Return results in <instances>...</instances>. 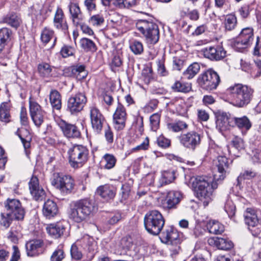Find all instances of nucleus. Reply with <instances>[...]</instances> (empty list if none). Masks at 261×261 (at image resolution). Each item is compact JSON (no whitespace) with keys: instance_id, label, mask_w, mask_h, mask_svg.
<instances>
[{"instance_id":"obj_1","label":"nucleus","mask_w":261,"mask_h":261,"mask_svg":"<svg viewBox=\"0 0 261 261\" xmlns=\"http://www.w3.org/2000/svg\"><path fill=\"white\" fill-rule=\"evenodd\" d=\"M214 178L205 176H199L192 181L196 196L204 206H207L213 200L214 191L218 188V184Z\"/></svg>"},{"instance_id":"obj_2","label":"nucleus","mask_w":261,"mask_h":261,"mask_svg":"<svg viewBox=\"0 0 261 261\" xmlns=\"http://www.w3.org/2000/svg\"><path fill=\"white\" fill-rule=\"evenodd\" d=\"M97 210L95 203L92 200L81 199L71 205L69 211V217L74 222L81 223L92 216Z\"/></svg>"},{"instance_id":"obj_3","label":"nucleus","mask_w":261,"mask_h":261,"mask_svg":"<svg viewBox=\"0 0 261 261\" xmlns=\"http://www.w3.org/2000/svg\"><path fill=\"white\" fill-rule=\"evenodd\" d=\"M230 103L238 108L247 106L253 96V90L241 84H236L226 90Z\"/></svg>"},{"instance_id":"obj_4","label":"nucleus","mask_w":261,"mask_h":261,"mask_svg":"<svg viewBox=\"0 0 261 261\" xmlns=\"http://www.w3.org/2000/svg\"><path fill=\"white\" fill-rule=\"evenodd\" d=\"M137 30L145 38L146 42L154 44L159 39L160 33L158 25L152 20L140 19L136 23Z\"/></svg>"},{"instance_id":"obj_5","label":"nucleus","mask_w":261,"mask_h":261,"mask_svg":"<svg viewBox=\"0 0 261 261\" xmlns=\"http://www.w3.org/2000/svg\"><path fill=\"white\" fill-rule=\"evenodd\" d=\"M165 220L162 214L157 210L149 211L144 218V224L147 232L153 236H157L161 232L165 225Z\"/></svg>"},{"instance_id":"obj_6","label":"nucleus","mask_w":261,"mask_h":261,"mask_svg":"<svg viewBox=\"0 0 261 261\" xmlns=\"http://www.w3.org/2000/svg\"><path fill=\"white\" fill-rule=\"evenodd\" d=\"M50 182L51 185L63 195L70 194L75 185L74 180L70 175L61 173H54L50 179Z\"/></svg>"},{"instance_id":"obj_7","label":"nucleus","mask_w":261,"mask_h":261,"mask_svg":"<svg viewBox=\"0 0 261 261\" xmlns=\"http://www.w3.org/2000/svg\"><path fill=\"white\" fill-rule=\"evenodd\" d=\"M160 239L162 242L170 245V250L173 254H177L181 248V240L177 230L173 226H167L161 232Z\"/></svg>"},{"instance_id":"obj_8","label":"nucleus","mask_w":261,"mask_h":261,"mask_svg":"<svg viewBox=\"0 0 261 261\" xmlns=\"http://www.w3.org/2000/svg\"><path fill=\"white\" fill-rule=\"evenodd\" d=\"M69 163L73 168L82 167L88 158L89 150L81 145H74L68 150Z\"/></svg>"},{"instance_id":"obj_9","label":"nucleus","mask_w":261,"mask_h":261,"mask_svg":"<svg viewBox=\"0 0 261 261\" xmlns=\"http://www.w3.org/2000/svg\"><path fill=\"white\" fill-rule=\"evenodd\" d=\"M220 77L217 72L212 69H209L200 74L197 82L203 89L207 91L215 90L220 83Z\"/></svg>"},{"instance_id":"obj_10","label":"nucleus","mask_w":261,"mask_h":261,"mask_svg":"<svg viewBox=\"0 0 261 261\" xmlns=\"http://www.w3.org/2000/svg\"><path fill=\"white\" fill-rule=\"evenodd\" d=\"M256 210L247 208L244 213L245 223L253 236L261 238L260 219Z\"/></svg>"},{"instance_id":"obj_11","label":"nucleus","mask_w":261,"mask_h":261,"mask_svg":"<svg viewBox=\"0 0 261 261\" xmlns=\"http://www.w3.org/2000/svg\"><path fill=\"white\" fill-rule=\"evenodd\" d=\"M232 161H230L225 156L218 155L215 164L216 170L214 174V179L215 180H222L226 175L229 173L230 165Z\"/></svg>"},{"instance_id":"obj_12","label":"nucleus","mask_w":261,"mask_h":261,"mask_svg":"<svg viewBox=\"0 0 261 261\" xmlns=\"http://www.w3.org/2000/svg\"><path fill=\"white\" fill-rule=\"evenodd\" d=\"M253 40V31L251 28L243 29L235 40L233 46L236 50L242 51V49L250 46Z\"/></svg>"},{"instance_id":"obj_13","label":"nucleus","mask_w":261,"mask_h":261,"mask_svg":"<svg viewBox=\"0 0 261 261\" xmlns=\"http://www.w3.org/2000/svg\"><path fill=\"white\" fill-rule=\"evenodd\" d=\"M7 213L11 214L17 220L23 219L25 212L19 200L8 198L4 203Z\"/></svg>"},{"instance_id":"obj_14","label":"nucleus","mask_w":261,"mask_h":261,"mask_svg":"<svg viewBox=\"0 0 261 261\" xmlns=\"http://www.w3.org/2000/svg\"><path fill=\"white\" fill-rule=\"evenodd\" d=\"M89 113L92 129L95 133L100 134L106 122L104 116L95 105L89 107Z\"/></svg>"},{"instance_id":"obj_15","label":"nucleus","mask_w":261,"mask_h":261,"mask_svg":"<svg viewBox=\"0 0 261 261\" xmlns=\"http://www.w3.org/2000/svg\"><path fill=\"white\" fill-rule=\"evenodd\" d=\"M87 101L84 93L78 92L71 96L67 101V110L74 114L81 111Z\"/></svg>"},{"instance_id":"obj_16","label":"nucleus","mask_w":261,"mask_h":261,"mask_svg":"<svg viewBox=\"0 0 261 261\" xmlns=\"http://www.w3.org/2000/svg\"><path fill=\"white\" fill-rule=\"evenodd\" d=\"M201 139L200 134L195 131H191L181 135L179 137V141L185 147L194 150L199 146Z\"/></svg>"},{"instance_id":"obj_17","label":"nucleus","mask_w":261,"mask_h":261,"mask_svg":"<svg viewBox=\"0 0 261 261\" xmlns=\"http://www.w3.org/2000/svg\"><path fill=\"white\" fill-rule=\"evenodd\" d=\"M29 188L31 195L36 201H42L45 198V192L39 185V179L36 176L31 177L29 182Z\"/></svg>"},{"instance_id":"obj_18","label":"nucleus","mask_w":261,"mask_h":261,"mask_svg":"<svg viewBox=\"0 0 261 261\" xmlns=\"http://www.w3.org/2000/svg\"><path fill=\"white\" fill-rule=\"evenodd\" d=\"M234 117L225 112L219 113L217 115L216 124L221 131L234 127Z\"/></svg>"},{"instance_id":"obj_19","label":"nucleus","mask_w":261,"mask_h":261,"mask_svg":"<svg viewBox=\"0 0 261 261\" xmlns=\"http://www.w3.org/2000/svg\"><path fill=\"white\" fill-rule=\"evenodd\" d=\"M204 57L213 61H219L226 57V51L220 46H210L203 50Z\"/></svg>"},{"instance_id":"obj_20","label":"nucleus","mask_w":261,"mask_h":261,"mask_svg":"<svg viewBox=\"0 0 261 261\" xmlns=\"http://www.w3.org/2000/svg\"><path fill=\"white\" fill-rule=\"evenodd\" d=\"M59 126L63 135L66 138L72 139L81 138V132L75 125L62 121Z\"/></svg>"},{"instance_id":"obj_21","label":"nucleus","mask_w":261,"mask_h":261,"mask_svg":"<svg viewBox=\"0 0 261 261\" xmlns=\"http://www.w3.org/2000/svg\"><path fill=\"white\" fill-rule=\"evenodd\" d=\"M11 31L8 28H3L0 30V58L7 57L9 53V48L6 47L7 43L10 40Z\"/></svg>"},{"instance_id":"obj_22","label":"nucleus","mask_w":261,"mask_h":261,"mask_svg":"<svg viewBox=\"0 0 261 261\" xmlns=\"http://www.w3.org/2000/svg\"><path fill=\"white\" fill-rule=\"evenodd\" d=\"M53 24L56 29L61 30L64 33H66L68 30V27L64 12L60 7H58L56 11L53 19Z\"/></svg>"},{"instance_id":"obj_23","label":"nucleus","mask_w":261,"mask_h":261,"mask_svg":"<svg viewBox=\"0 0 261 261\" xmlns=\"http://www.w3.org/2000/svg\"><path fill=\"white\" fill-rule=\"evenodd\" d=\"M44 243L41 240H32L25 244L28 256H35L42 253Z\"/></svg>"},{"instance_id":"obj_24","label":"nucleus","mask_w":261,"mask_h":261,"mask_svg":"<svg viewBox=\"0 0 261 261\" xmlns=\"http://www.w3.org/2000/svg\"><path fill=\"white\" fill-rule=\"evenodd\" d=\"M65 229V222L63 221L49 224L46 227L47 233L56 239L60 238L63 234Z\"/></svg>"},{"instance_id":"obj_25","label":"nucleus","mask_w":261,"mask_h":261,"mask_svg":"<svg viewBox=\"0 0 261 261\" xmlns=\"http://www.w3.org/2000/svg\"><path fill=\"white\" fill-rule=\"evenodd\" d=\"M182 198V195L178 191H170L168 193L163 204L165 208L171 209L175 208Z\"/></svg>"},{"instance_id":"obj_26","label":"nucleus","mask_w":261,"mask_h":261,"mask_svg":"<svg viewBox=\"0 0 261 261\" xmlns=\"http://www.w3.org/2000/svg\"><path fill=\"white\" fill-rule=\"evenodd\" d=\"M97 194L106 200L112 199L116 195V188L110 185H105L99 187L96 190Z\"/></svg>"},{"instance_id":"obj_27","label":"nucleus","mask_w":261,"mask_h":261,"mask_svg":"<svg viewBox=\"0 0 261 261\" xmlns=\"http://www.w3.org/2000/svg\"><path fill=\"white\" fill-rule=\"evenodd\" d=\"M208 243L210 245L216 246L218 249L222 250H229L233 246L231 241L222 238H210L208 240Z\"/></svg>"},{"instance_id":"obj_28","label":"nucleus","mask_w":261,"mask_h":261,"mask_svg":"<svg viewBox=\"0 0 261 261\" xmlns=\"http://www.w3.org/2000/svg\"><path fill=\"white\" fill-rule=\"evenodd\" d=\"M70 73L68 75L73 76L78 80L84 79L87 75V72L85 70V66L83 65L77 64L72 66L66 69Z\"/></svg>"},{"instance_id":"obj_29","label":"nucleus","mask_w":261,"mask_h":261,"mask_svg":"<svg viewBox=\"0 0 261 261\" xmlns=\"http://www.w3.org/2000/svg\"><path fill=\"white\" fill-rule=\"evenodd\" d=\"M58 212L57 204L51 200H47L45 202L42 212L43 215L47 218L50 219L55 216Z\"/></svg>"},{"instance_id":"obj_30","label":"nucleus","mask_w":261,"mask_h":261,"mask_svg":"<svg viewBox=\"0 0 261 261\" xmlns=\"http://www.w3.org/2000/svg\"><path fill=\"white\" fill-rule=\"evenodd\" d=\"M171 88L175 92L188 93L192 90V84L176 80L171 85Z\"/></svg>"},{"instance_id":"obj_31","label":"nucleus","mask_w":261,"mask_h":261,"mask_svg":"<svg viewBox=\"0 0 261 261\" xmlns=\"http://www.w3.org/2000/svg\"><path fill=\"white\" fill-rule=\"evenodd\" d=\"M50 103L54 109L59 110L62 107L61 96L55 89H52L49 93Z\"/></svg>"},{"instance_id":"obj_32","label":"nucleus","mask_w":261,"mask_h":261,"mask_svg":"<svg viewBox=\"0 0 261 261\" xmlns=\"http://www.w3.org/2000/svg\"><path fill=\"white\" fill-rule=\"evenodd\" d=\"M167 129L174 133L184 131L188 127V124L185 121L178 120L175 122L167 123Z\"/></svg>"},{"instance_id":"obj_33","label":"nucleus","mask_w":261,"mask_h":261,"mask_svg":"<svg viewBox=\"0 0 261 261\" xmlns=\"http://www.w3.org/2000/svg\"><path fill=\"white\" fill-rule=\"evenodd\" d=\"M206 227L211 233L219 234L224 231V225L216 220H210L207 223Z\"/></svg>"},{"instance_id":"obj_34","label":"nucleus","mask_w":261,"mask_h":261,"mask_svg":"<svg viewBox=\"0 0 261 261\" xmlns=\"http://www.w3.org/2000/svg\"><path fill=\"white\" fill-rule=\"evenodd\" d=\"M234 127L237 126L242 130H248L251 127V123L248 118L245 116L242 117H234Z\"/></svg>"},{"instance_id":"obj_35","label":"nucleus","mask_w":261,"mask_h":261,"mask_svg":"<svg viewBox=\"0 0 261 261\" xmlns=\"http://www.w3.org/2000/svg\"><path fill=\"white\" fill-rule=\"evenodd\" d=\"M200 69V65L197 62H194L188 66L183 72V75L187 79H192L199 72Z\"/></svg>"},{"instance_id":"obj_36","label":"nucleus","mask_w":261,"mask_h":261,"mask_svg":"<svg viewBox=\"0 0 261 261\" xmlns=\"http://www.w3.org/2000/svg\"><path fill=\"white\" fill-rule=\"evenodd\" d=\"M223 24L225 30L231 31L235 29L237 24V19L233 14H229L225 16Z\"/></svg>"},{"instance_id":"obj_37","label":"nucleus","mask_w":261,"mask_h":261,"mask_svg":"<svg viewBox=\"0 0 261 261\" xmlns=\"http://www.w3.org/2000/svg\"><path fill=\"white\" fill-rule=\"evenodd\" d=\"M0 121L5 123L10 121V106L8 102H4L0 105Z\"/></svg>"},{"instance_id":"obj_38","label":"nucleus","mask_w":261,"mask_h":261,"mask_svg":"<svg viewBox=\"0 0 261 261\" xmlns=\"http://www.w3.org/2000/svg\"><path fill=\"white\" fill-rule=\"evenodd\" d=\"M80 45L85 51L95 52L97 50L95 43L87 38H83L80 40Z\"/></svg>"},{"instance_id":"obj_39","label":"nucleus","mask_w":261,"mask_h":261,"mask_svg":"<svg viewBox=\"0 0 261 261\" xmlns=\"http://www.w3.org/2000/svg\"><path fill=\"white\" fill-rule=\"evenodd\" d=\"M2 22L16 28L19 25L20 19L15 13H11L4 17Z\"/></svg>"},{"instance_id":"obj_40","label":"nucleus","mask_w":261,"mask_h":261,"mask_svg":"<svg viewBox=\"0 0 261 261\" xmlns=\"http://www.w3.org/2000/svg\"><path fill=\"white\" fill-rule=\"evenodd\" d=\"M127 115H113V123L115 128L117 130H122L125 126Z\"/></svg>"},{"instance_id":"obj_41","label":"nucleus","mask_w":261,"mask_h":261,"mask_svg":"<svg viewBox=\"0 0 261 261\" xmlns=\"http://www.w3.org/2000/svg\"><path fill=\"white\" fill-rule=\"evenodd\" d=\"M37 70L39 75L42 77H47L51 75L52 68L51 66L45 62H42L38 64Z\"/></svg>"},{"instance_id":"obj_42","label":"nucleus","mask_w":261,"mask_h":261,"mask_svg":"<svg viewBox=\"0 0 261 261\" xmlns=\"http://www.w3.org/2000/svg\"><path fill=\"white\" fill-rule=\"evenodd\" d=\"M175 179L174 172L173 171H165L162 174L160 179L161 186H163L172 182Z\"/></svg>"},{"instance_id":"obj_43","label":"nucleus","mask_w":261,"mask_h":261,"mask_svg":"<svg viewBox=\"0 0 261 261\" xmlns=\"http://www.w3.org/2000/svg\"><path fill=\"white\" fill-rule=\"evenodd\" d=\"M70 13L71 15L72 20L75 22L76 20H79L81 15V12L78 4L71 3L69 6Z\"/></svg>"},{"instance_id":"obj_44","label":"nucleus","mask_w":261,"mask_h":261,"mask_svg":"<svg viewBox=\"0 0 261 261\" xmlns=\"http://www.w3.org/2000/svg\"><path fill=\"white\" fill-rule=\"evenodd\" d=\"M114 4L120 9L129 8L137 4V0H115Z\"/></svg>"},{"instance_id":"obj_45","label":"nucleus","mask_w":261,"mask_h":261,"mask_svg":"<svg viewBox=\"0 0 261 261\" xmlns=\"http://www.w3.org/2000/svg\"><path fill=\"white\" fill-rule=\"evenodd\" d=\"M13 220H16L11 214L7 213L6 214L1 213L0 219V225L5 228H8L12 223Z\"/></svg>"},{"instance_id":"obj_46","label":"nucleus","mask_w":261,"mask_h":261,"mask_svg":"<svg viewBox=\"0 0 261 261\" xmlns=\"http://www.w3.org/2000/svg\"><path fill=\"white\" fill-rule=\"evenodd\" d=\"M53 37H54V31L53 30L45 28L42 31L41 39L44 43H47Z\"/></svg>"},{"instance_id":"obj_47","label":"nucleus","mask_w":261,"mask_h":261,"mask_svg":"<svg viewBox=\"0 0 261 261\" xmlns=\"http://www.w3.org/2000/svg\"><path fill=\"white\" fill-rule=\"evenodd\" d=\"M158 73L161 76H166L168 74L165 66V59L163 57L159 58L156 61Z\"/></svg>"},{"instance_id":"obj_48","label":"nucleus","mask_w":261,"mask_h":261,"mask_svg":"<svg viewBox=\"0 0 261 261\" xmlns=\"http://www.w3.org/2000/svg\"><path fill=\"white\" fill-rule=\"evenodd\" d=\"M103 159L106 162L105 166V168L107 169H111L115 166L116 162V159L113 154H106L103 156Z\"/></svg>"},{"instance_id":"obj_49","label":"nucleus","mask_w":261,"mask_h":261,"mask_svg":"<svg viewBox=\"0 0 261 261\" xmlns=\"http://www.w3.org/2000/svg\"><path fill=\"white\" fill-rule=\"evenodd\" d=\"M130 48L135 55H141L143 52L142 43L137 40H134L130 44Z\"/></svg>"},{"instance_id":"obj_50","label":"nucleus","mask_w":261,"mask_h":261,"mask_svg":"<svg viewBox=\"0 0 261 261\" xmlns=\"http://www.w3.org/2000/svg\"><path fill=\"white\" fill-rule=\"evenodd\" d=\"M43 111L38 103L34 101H30V113L31 117L37 114L43 113Z\"/></svg>"},{"instance_id":"obj_51","label":"nucleus","mask_w":261,"mask_h":261,"mask_svg":"<svg viewBox=\"0 0 261 261\" xmlns=\"http://www.w3.org/2000/svg\"><path fill=\"white\" fill-rule=\"evenodd\" d=\"M142 78L144 82L148 84L152 79V69L151 67H147L144 68L142 71Z\"/></svg>"},{"instance_id":"obj_52","label":"nucleus","mask_w":261,"mask_h":261,"mask_svg":"<svg viewBox=\"0 0 261 261\" xmlns=\"http://www.w3.org/2000/svg\"><path fill=\"white\" fill-rule=\"evenodd\" d=\"M160 121V115L159 113H154L150 117V122L151 129L155 131L159 126Z\"/></svg>"},{"instance_id":"obj_53","label":"nucleus","mask_w":261,"mask_h":261,"mask_svg":"<svg viewBox=\"0 0 261 261\" xmlns=\"http://www.w3.org/2000/svg\"><path fill=\"white\" fill-rule=\"evenodd\" d=\"M75 51L74 48L70 45H64L61 50L60 54L62 57L67 58L69 56H73Z\"/></svg>"},{"instance_id":"obj_54","label":"nucleus","mask_w":261,"mask_h":261,"mask_svg":"<svg viewBox=\"0 0 261 261\" xmlns=\"http://www.w3.org/2000/svg\"><path fill=\"white\" fill-rule=\"evenodd\" d=\"M256 176V173L252 170H245L241 173L237 178L238 184L242 180L250 179Z\"/></svg>"},{"instance_id":"obj_55","label":"nucleus","mask_w":261,"mask_h":261,"mask_svg":"<svg viewBox=\"0 0 261 261\" xmlns=\"http://www.w3.org/2000/svg\"><path fill=\"white\" fill-rule=\"evenodd\" d=\"M64 253L61 248H57L53 253L50 257L51 261H62L64 258Z\"/></svg>"},{"instance_id":"obj_56","label":"nucleus","mask_w":261,"mask_h":261,"mask_svg":"<svg viewBox=\"0 0 261 261\" xmlns=\"http://www.w3.org/2000/svg\"><path fill=\"white\" fill-rule=\"evenodd\" d=\"M121 245L125 250H130L133 246L132 238L129 236L124 237L121 241Z\"/></svg>"},{"instance_id":"obj_57","label":"nucleus","mask_w":261,"mask_h":261,"mask_svg":"<svg viewBox=\"0 0 261 261\" xmlns=\"http://www.w3.org/2000/svg\"><path fill=\"white\" fill-rule=\"evenodd\" d=\"M89 22L93 25L99 26L104 22V18L100 15H95L91 17Z\"/></svg>"},{"instance_id":"obj_58","label":"nucleus","mask_w":261,"mask_h":261,"mask_svg":"<svg viewBox=\"0 0 261 261\" xmlns=\"http://www.w3.org/2000/svg\"><path fill=\"white\" fill-rule=\"evenodd\" d=\"M158 145L163 148L168 147L170 145L171 141L163 135L160 136L156 140Z\"/></svg>"},{"instance_id":"obj_59","label":"nucleus","mask_w":261,"mask_h":261,"mask_svg":"<svg viewBox=\"0 0 261 261\" xmlns=\"http://www.w3.org/2000/svg\"><path fill=\"white\" fill-rule=\"evenodd\" d=\"M44 114H45V112H44V111H43V113H40L37 114L35 116L31 117L34 124L37 127H40V126L43 123V122L44 121Z\"/></svg>"},{"instance_id":"obj_60","label":"nucleus","mask_w":261,"mask_h":261,"mask_svg":"<svg viewBox=\"0 0 261 261\" xmlns=\"http://www.w3.org/2000/svg\"><path fill=\"white\" fill-rule=\"evenodd\" d=\"M225 210L229 217L233 216L235 214L236 207L231 201H228L225 205Z\"/></svg>"},{"instance_id":"obj_61","label":"nucleus","mask_w":261,"mask_h":261,"mask_svg":"<svg viewBox=\"0 0 261 261\" xmlns=\"http://www.w3.org/2000/svg\"><path fill=\"white\" fill-rule=\"evenodd\" d=\"M233 146L238 150H241L244 148V144L243 140L238 137H235L231 141Z\"/></svg>"},{"instance_id":"obj_62","label":"nucleus","mask_w":261,"mask_h":261,"mask_svg":"<svg viewBox=\"0 0 261 261\" xmlns=\"http://www.w3.org/2000/svg\"><path fill=\"white\" fill-rule=\"evenodd\" d=\"M70 253L72 257L76 260H79L82 257V252L79 250L77 247L75 245L71 246Z\"/></svg>"},{"instance_id":"obj_63","label":"nucleus","mask_w":261,"mask_h":261,"mask_svg":"<svg viewBox=\"0 0 261 261\" xmlns=\"http://www.w3.org/2000/svg\"><path fill=\"white\" fill-rule=\"evenodd\" d=\"M19 236V230L14 229L12 227L8 233V239L14 243L18 241Z\"/></svg>"},{"instance_id":"obj_64","label":"nucleus","mask_w":261,"mask_h":261,"mask_svg":"<svg viewBox=\"0 0 261 261\" xmlns=\"http://www.w3.org/2000/svg\"><path fill=\"white\" fill-rule=\"evenodd\" d=\"M130 192L129 188L127 186H122L121 189V192L120 193V201L123 202L124 201L126 200L129 197Z\"/></svg>"}]
</instances>
